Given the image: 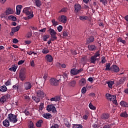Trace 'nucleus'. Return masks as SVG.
Wrapping results in <instances>:
<instances>
[{"mask_svg": "<svg viewBox=\"0 0 128 128\" xmlns=\"http://www.w3.org/2000/svg\"><path fill=\"white\" fill-rule=\"evenodd\" d=\"M24 89L26 90H30V88H32V84L28 82H25L24 84Z\"/></svg>", "mask_w": 128, "mask_h": 128, "instance_id": "4468645a", "label": "nucleus"}, {"mask_svg": "<svg viewBox=\"0 0 128 128\" xmlns=\"http://www.w3.org/2000/svg\"><path fill=\"white\" fill-rule=\"evenodd\" d=\"M51 102H60V96H56L50 99Z\"/></svg>", "mask_w": 128, "mask_h": 128, "instance_id": "4be33fe9", "label": "nucleus"}, {"mask_svg": "<svg viewBox=\"0 0 128 128\" xmlns=\"http://www.w3.org/2000/svg\"><path fill=\"white\" fill-rule=\"evenodd\" d=\"M62 26H59L58 28H57V30H58V32H62Z\"/></svg>", "mask_w": 128, "mask_h": 128, "instance_id": "603ef678", "label": "nucleus"}, {"mask_svg": "<svg viewBox=\"0 0 128 128\" xmlns=\"http://www.w3.org/2000/svg\"><path fill=\"white\" fill-rule=\"evenodd\" d=\"M76 80H73L72 82H70L69 84L70 86H76Z\"/></svg>", "mask_w": 128, "mask_h": 128, "instance_id": "58836bf2", "label": "nucleus"}, {"mask_svg": "<svg viewBox=\"0 0 128 128\" xmlns=\"http://www.w3.org/2000/svg\"><path fill=\"white\" fill-rule=\"evenodd\" d=\"M8 120L10 122L16 124L18 122V114H10L8 116Z\"/></svg>", "mask_w": 128, "mask_h": 128, "instance_id": "f03ea898", "label": "nucleus"}, {"mask_svg": "<svg viewBox=\"0 0 128 128\" xmlns=\"http://www.w3.org/2000/svg\"><path fill=\"white\" fill-rule=\"evenodd\" d=\"M94 42V36H90L86 38V44H92Z\"/></svg>", "mask_w": 128, "mask_h": 128, "instance_id": "0eeeda50", "label": "nucleus"}, {"mask_svg": "<svg viewBox=\"0 0 128 128\" xmlns=\"http://www.w3.org/2000/svg\"><path fill=\"white\" fill-rule=\"evenodd\" d=\"M8 90V88L6 86H2L0 87V92H6Z\"/></svg>", "mask_w": 128, "mask_h": 128, "instance_id": "b1692460", "label": "nucleus"}, {"mask_svg": "<svg viewBox=\"0 0 128 128\" xmlns=\"http://www.w3.org/2000/svg\"><path fill=\"white\" fill-rule=\"evenodd\" d=\"M46 110L48 112H52L53 114H56L58 112L56 111V106H54V104H50V105H48L46 107Z\"/></svg>", "mask_w": 128, "mask_h": 128, "instance_id": "20e7f679", "label": "nucleus"}, {"mask_svg": "<svg viewBox=\"0 0 128 128\" xmlns=\"http://www.w3.org/2000/svg\"><path fill=\"white\" fill-rule=\"evenodd\" d=\"M58 20H60V22H62V24H66V20H68V18L66 16L62 15L61 17L58 18Z\"/></svg>", "mask_w": 128, "mask_h": 128, "instance_id": "1a4fd4ad", "label": "nucleus"}, {"mask_svg": "<svg viewBox=\"0 0 128 128\" xmlns=\"http://www.w3.org/2000/svg\"><path fill=\"white\" fill-rule=\"evenodd\" d=\"M81 92L82 94H86V87H83L81 90Z\"/></svg>", "mask_w": 128, "mask_h": 128, "instance_id": "864d4df0", "label": "nucleus"}, {"mask_svg": "<svg viewBox=\"0 0 128 128\" xmlns=\"http://www.w3.org/2000/svg\"><path fill=\"white\" fill-rule=\"evenodd\" d=\"M90 62L91 64H96V58L94 56H92L90 58Z\"/></svg>", "mask_w": 128, "mask_h": 128, "instance_id": "cd10ccee", "label": "nucleus"}, {"mask_svg": "<svg viewBox=\"0 0 128 128\" xmlns=\"http://www.w3.org/2000/svg\"><path fill=\"white\" fill-rule=\"evenodd\" d=\"M120 104L122 106H124V108H128V102L124 101H121L120 103Z\"/></svg>", "mask_w": 128, "mask_h": 128, "instance_id": "c756f323", "label": "nucleus"}, {"mask_svg": "<svg viewBox=\"0 0 128 128\" xmlns=\"http://www.w3.org/2000/svg\"><path fill=\"white\" fill-rule=\"evenodd\" d=\"M30 64L31 66H34V60H32L30 62Z\"/></svg>", "mask_w": 128, "mask_h": 128, "instance_id": "338daca9", "label": "nucleus"}, {"mask_svg": "<svg viewBox=\"0 0 128 128\" xmlns=\"http://www.w3.org/2000/svg\"><path fill=\"white\" fill-rule=\"evenodd\" d=\"M14 14V10H12V8H8L4 12L6 16H8V14Z\"/></svg>", "mask_w": 128, "mask_h": 128, "instance_id": "a211bd4d", "label": "nucleus"}, {"mask_svg": "<svg viewBox=\"0 0 128 128\" xmlns=\"http://www.w3.org/2000/svg\"><path fill=\"white\" fill-rule=\"evenodd\" d=\"M74 128H82V126L80 125V124H74Z\"/></svg>", "mask_w": 128, "mask_h": 128, "instance_id": "6e6d98bb", "label": "nucleus"}, {"mask_svg": "<svg viewBox=\"0 0 128 128\" xmlns=\"http://www.w3.org/2000/svg\"><path fill=\"white\" fill-rule=\"evenodd\" d=\"M79 18L80 20H88V17L87 16H80Z\"/></svg>", "mask_w": 128, "mask_h": 128, "instance_id": "2f4dec72", "label": "nucleus"}, {"mask_svg": "<svg viewBox=\"0 0 128 128\" xmlns=\"http://www.w3.org/2000/svg\"><path fill=\"white\" fill-rule=\"evenodd\" d=\"M6 100V99L4 96H2L1 98H0V102H2V104H4Z\"/></svg>", "mask_w": 128, "mask_h": 128, "instance_id": "a19ab883", "label": "nucleus"}, {"mask_svg": "<svg viewBox=\"0 0 128 128\" xmlns=\"http://www.w3.org/2000/svg\"><path fill=\"white\" fill-rule=\"evenodd\" d=\"M42 122H44V121L42 120H40L36 122V126L37 128H40L42 124Z\"/></svg>", "mask_w": 128, "mask_h": 128, "instance_id": "a878e982", "label": "nucleus"}, {"mask_svg": "<svg viewBox=\"0 0 128 128\" xmlns=\"http://www.w3.org/2000/svg\"><path fill=\"white\" fill-rule=\"evenodd\" d=\"M35 3H36V6H38V8H40V6H42V2H40V0L35 1Z\"/></svg>", "mask_w": 128, "mask_h": 128, "instance_id": "e433bc0d", "label": "nucleus"}, {"mask_svg": "<svg viewBox=\"0 0 128 128\" xmlns=\"http://www.w3.org/2000/svg\"><path fill=\"white\" fill-rule=\"evenodd\" d=\"M4 98H10V94H5L4 96Z\"/></svg>", "mask_w": 128, "mask_h": 128, "instance_id": "0e129e2a", "label": "nucleus"}, {"mask_svg": "<svg viewBox=\"0 0 128 128\" xmlns=\"http://www.w3.org/2000/svg\"><path fill=\"white\" fill-rule=\"evenodd\" d=\"M50 36H56V32L54 31V30L50 28Z\"/></svg>", "mask_w": 128, "mask_h": 128, "instance_id": "f704fd0d", "label": "nucleus"}, {"mask_svg": "<svg viewBox=\"0 0 128 128\" xmlns=\"http://www.w3.org/2000/svg\"><path fill=\"white\" fill-rule=\"evenodd\" d=\"M62 36H68V32L66 31H64L62 32Z\"/></svg>", "mask_w": 128, "mask_h": 128, "instance_id": "680f3d73", "label": "nucleus"}, {"mask_svg": "<svg viewBox=\"0 0 128 128\" xmlns=\"http://www.w3.org/2000/svg\"><path fill=\"white\" fill-rule=\"evenodd\" d=\"M88 49L90 52H94L96 50V46L94 44H88Z\"/></svg>", "mask_w": 128, "mask_h": 128, "instance_id": "f8f14e48", "label": "nucleus"}, {"mask_svg": "<svg viewBox=\"0 0 128 128\" xmlns=\"http://www.w3.org/2000/svg\"><path fill=\"white\" fill-rule=\"evenodd\" d=\"M45 60L48 62H52V60H54V59L52 58V56L50 54H47L45 56Z\"/></svg>", "mask_w": 128, "mask_h": 128, "instance_id": "ddd939ff", "label": "nucleus"}, {"mask_svg": "<svg viewBox=\"0 0 128 128\" xmlns=\"http://www.w3.org/2000/svg\"><path fill=\"white\" fill-rule=\"evenodd\" d=\"M6 86H10V84H12V82L10 81V80H8L6 83H5Z\"/></svg>", "mask_w": 128, "mask_h": 128, "instance_id": "8fccbe9b", "label": "nucleus"}, {"mask_svg": "<svg viewBox=\"0 0 128 128\" xmlns=\"http://www.w3.org/2000/svg\"><path fill=\"white\" fill-rule=\"evenodd\" d=\"M50 128H58V124H54V126H52Z\"/></svg>", "mask_w": 128, "mask_h": 128, "instance_id": "69168bd1", "label": "nucleus"}, {"mask_svg": "<svg viewBox=\"0 0 128 128\" xmlns=\"http://www.w3.org/2000/svg\"><path fill=\"white\" fill-rule=\"evenodd\" d=\"M68 12V8H64L62 9H61L60 11L59 12Z\"/></svg>", "mask_w": 128, "mask_h": 128, "instance_id": "c03bdc74", "label": "nucleus"}, {"mask_svg": "<svg viewBox=\"0 0 128 128\" xmlns=\"http://www.w3.org/2000/svg\"><path fill=\"white\" fill-rule=\"evenodd\" d=\"M100 2H102L104 6H106V4H107L108 2H106V0H100Z\"/></svg>", "mask_w": 128, "mask_h": 128, "instance_id": "4d7b16f0", "label": "nucleus"}, {"mask_svg": "<svg viewBox=\"0 0 128 128\" xmlns=\"http://www.w3.org/2000/svg\"><path fill=\"white\" fill-rule=\"evenodd\" d=\"M42 52L44 54H48V52H50V50L46 48H44L42 49Z\"/></svg>", "mask_w": 128, "mask_h": 128, "instance_id": "c9c22d12", "label": "nucleus"}, {"mask_svg": "<svg viewBox=\"0 0 128 128\" xmlns=\"http://www.w3.org/2000/svg\"><path fill=\"white\" fill-rule=\"evenodd\" d=\"M20 26L14 27L12 28V32L10 33V34L11 36H14V32H18V30H20Z\"/></svg>", "mask_w": 128, "mask_h": 128, "instance_id": "9d476101", "label": "nucleus"}, {"mask_svg": "<svg viewBox=\"0 0 128 128\" xmlns=\"http://www.w3.org/2000/svg\"><path fill=\"white\" fill-rule=\"evenodd\" d=\"M68 74H70V72L66 70L64 73V76H58L57 78H68Z\"/></svg>", "mask_w": 128, "mask_h": 128, "instance_id": "6ab92c4d", "label": "nucleus"}, {"mask_svg": "<svg viewBox=\"0 0 128 128\" xmlns=\"http://www.w3.org/2000/svg\"><path fill=\"white\" fill-rule=\"evenodd\" d=\"M86 80L84 78H82L79 81V86H84L86 84Z\"/></svg>", "mask_w": 128, "mask_h": 128, "instance_id": "aec40b11", "label": "nucleus"}, {"mask_svg": "<svg viewBox=\"0 0 128 128\" xmlns=\"http://www.w3.org/2000/svg\"><path fill=\"white\" fill-rule=\"evenodd\" d=\"M28 128H36L34 127V124L32 121L30 120L28 122Z\"/></svg>", "mask_w": 128, "mask_h": 128, "instance_id": "bb28decb", "label": "nucleus"}, {"mask_svg": "<svg viewBox=\"0 0 128 128\" xmlns=\"http://www.w3.org/2000/svg\"><path fill=\"white\" fill-rule=\"evenodd\" d=\"M16 14H17V16H20V10L16 9Z\"/></svg>", "mask_w": 128, "mask_h": 128, "instance_id": "052dcab7", "label": "nucleus"}, {"mask_svg": "<svg viewBox=\"0 0 128 128\" xmlns=\"http://www.w3.org/2000/svg\"><path fill=\"white\" fill-rule=\"evenodd\" d=\"M48 38H50V36H43V40L44 42H46V40H48Z\"/></svg>", "mask_w": 128, "mask_h": 128, "instance_id": "13d9d810", "label": "nucleus"}, {"mask_svg": "<svg viewBox=\"0 0 128 128\" xmlns=\"http://www.w3.org/2000/svg\"><path fill=\"white\" fill-rule=\"evenodd\" d=\"M59 64V66H61L62 68H66V65L65 64H60L58 63Z\"/></svg>", "mask_w": 128, "mask_h": 128, "instance_id": "a18cd8bd", "label": "nucleus"}, {"mask_svg": "<svg viewBox=\"0 0 128 128\" xmlns=\"http://www.w3.org/2000/svg\"><path fill=\"white\" fill-rule=\"evenodd\" d=\"M52 22L53 26H58V22L56 21L55 19L52 20Z\"/></svg>", "mask_w": 128, "mask_h": 128, "instance_id": "ea45409f", "label": "nucleus"}, {"mask_svg": "<svg viewBox=\"0 0 128 128\" xmlns=\"http://www.w3.org/2000/svg\"><path fill=\"white\" fill-rule=\"evenodd\" d=\"M84 70V69L82 68H80V70L77 69V74H78L80 72H82Z\"/></svg>", "mask_w": 128, "mask_h": 128, "instance_id": "e2e57ef3", "label": "nucleus"}, {"mask_svg": "<svg viewBox=\"0 0 128 128\" xmlns=\"http://www.w3.org/2000/svg\"><path fill=\"white\" fill-rule=\"evenodd\" d=\"M106 96L107 100H110V102H112V98H114V100H116L115 95H112L110 94H106Z\"/></svg>", "mask_w": 128, "mask_h": 128, "instance_id": "2eb2a0df", "label": "nucleus"}, {"mask_svg": "<svg viewBox=\"0 0 128 128\" xmlns=\"http://www.w3.org/2000/svg\"><path fill=\"white\" fill-rule=\"evenodd\" d=\"M13 42H14V44H18V40L16 38H14Z\"/></svg>", "mask_w": 128, "mask_h": 128, "instance_id": "774afa93", "label": "nucleus"}, {"mask_svg": "<svg viewBox=\"0 0 128 128\" xmlns=\"http://www.w3.org/2000/svg\"><path fill=\"white\" fill-rule=\"evenodd\" d=\"M90 108V110H96V106H94L92 103H90L88 106Z\"/></svg>", "mask_w": 128, "mask_h": 128, "instance_id": "79ce46f5", "label": "nucleus"}, {"mask_svg": "<svg viewBox=\"0 0 128 128\" xmlns=\"http://www.w3.org/2000/svg\"><path fill=\"white\" fill-rule=\"evenodd\" d=\"M70 74H72V76H76L78 74L77 69L76 68H73L71 69Z\"/></svg>", "mask_w": 128, "mask_h": 128, "instance_id": "393cba45", "label": "nucleus"}, {"mask_svg": "<svg viewBox=\"0 0 128 128\" xmlns=\"http://www.w3.org/2000/svg\"><path fill=\"white\" fill-rule=\"evenodd\" d=\"M22 5H18L16 7V10H22Z\"/></svg>", "mask_w": 128, "mask_h": 128, "instance_id": "5fc2aeb1", "label": "nucleus"}, {"mask_svg": "<svg viewBox=\"0 0 128 128\" xmlns=\"http://www.w3.org/2000/svg\"><path fill=\"white\" fill-rule=\"evenodd\" d=\"M2 124L3 126H6V128L10 126V120H8V119H6L3 121Z\"/></svg>", "mask_w": 128, "mask_h": 128, "instance_id": "5701e85b", "label": "nucleus"}, {"mask_svg": "<svg viewBox=\"0 0 128 128\" xmlns=\"http://www.w3.org/2000/svg\"><path fill=\"white\" fill-rule=\"evenodd\" d=\"M74 12L76 14H78V12H80L82 10V6L78 4H76L74 6Z\"/></svg>", "mask_w": 128, "mask_h": 128, "instance_id": "6e6552de", "label": "nucleus"}, {"mask_svg": "<svg viewBox=\"0 0 128 128\" xmlns=\"http://www.w3.org/2000/svg\"><path fill=\"white\" fill-rule=\"evenodd\" d=\"M44 103H40L39 106V110H44Z\"/></svg>", "mask_w": 128, "mask_h": 128, "instance_id": "49530a36", "label": "nucleus"}, {"mask_svg": "<svg viewBox=\"0 0 128 128\" xmlns=\"http://www.w3.org/2000/svg\"><path fill=\"white\" fill-rule=\"evenodd\" d=\"M40 98H42L40 97H38L36 95L34 97H32V100H34L36 104H38V102H40Z\"/></svg>", "mask_w": 128, "mask_h": 128, "instance_id": "412c9836", "label": "nucleus"}, {"mask_svg": "<svg viewBox=\"0 0 128 128\" xmlns=\"http://www.w3.org/2000/svg\"><path fill=\"white\" fill-rule=\"evenodd\" d=\"M100 51L98 50L97 52H96L94 56L96 58L98 56H100Z\"/></svg>", "mask_w": 128, "mask_h": 128, "instance_id": "de8ad7c7", "label": "nucleus"}, {"mask_svg": "<svg viewBox=\"0 0 128 128\" xmlns=\"http://www.w3.org/2000/svg\"><path fill=\"white\" fill-rule=\"evenodd\" d=\"M8 20H13V22L16 21V18L14 16H10L8 17Z\"/></svg>", "mask_w": 128, "mask_h": 128, "instance_id": "473e14b6", "label": "nucleus"}, {"mask_svg": "<svg viewBox=\"0 0 128 128\" xmlns=\"http://www.w3.org/2000/svg\"><path fill=\"white\" fill-rule=\"evenodd\" d=\"M112 72H120V68L116 64H113L112 66Z\"/></svg>", "mask_w": 128, "mask_h": 128, "instance_id": "9b49d317", "label": "nucleus"}, {"mask_svg": "<svg viewBox=\"0 0 128 128\" xmlns=\"http://www.w3.org/2000/svg\"><path fill=\"white\" fill-rule=\"evenodd\" d=\"M24 60H21L18 61V66L20 65V64H24Z\"/></svg>", "mask_w": 128, "mask_h": 128, "instance_id": "bf43d9fd", "label": "nucleus"}, {"mask_svg": "<svg viewBox=\"0 0 128 128\" xmlns=\"http://www.w3.org/2000/svg\"><path fill=\"white\" fill-rule=\"evenodd\" d=\"M60 82H62V77H60L58 80L56 78H52L50 80V84L54 86H58Z\"/></svg>", "mask_w": 128, "mask_h": 128, "instance_id": "7ed1b4c3", "label": "nucleus"}, {"mask_svg": "<svg viewBox=\"0 0 128 128\" xmlns=\"http://www.w3.org/2000/svg\"><path fill=\"white\" fill-rule=\"evenodd\" d=\"M112 102L114 104H116V106L118 105V100H116V96L115 99L112 98Z\"/></svg>", "mask_w": 128, "mask_h": 128, "instance_id": "09e8293b", "label": "nucleus"}, {"mask_svg": "<svg viewBox=\"0 0 128 128\" xmlns=\"http://www.w3.org/2000/svg\"><path fill=\"white\" fill-rule=\"evenodd\" d=\"M108 84V88H112V85L114 84V81H108L106 82Z\"/></svg>", "mask_w": 128, "mask_h": 128, "instance_id": "7c9ffc66", "label": "nucleus"}, {"mask_svg": "<svg viewBox=\"0 0 128 128\" xmlns=\"http://www.w3.org/2000/svg\"><path fill=\"white\" fill-rule=\"evenodd\" d=\"M18 68V67L16 66H12V67L9 68V70H10V72H16V68Z\"/></svg>", "mask_w": 128, "mask_h": 128, "instance_id": "72a5a7b5", "label": "nucleus"}, {"mask_svg": "<svg viewBox=\"0 0 128 128\" xmlns=\"http://www.w3.org/2000/svg\"><path fill=\"white\" fill-rule=\"evenodd\" d=\"M20 78L21 80L23 81L26 80V74L24 71H21L19 74Z\"/></svg>", "mask_w": 128, "mask_h": 128, "instance_id": "dca6fc26", "label": "nucleus"}, {"mask_svg": "<svg viewBox=\"0 0 128 128\" xmlns=\"http://www.w3.org/2000/svg\"><path fill=\"white\" fill-rule=\"evenodd\" d=\"M106 57L102 56V64H106Z\"/></svg>", "mask_w": 128, "mask_h": 128, "instance_id": "3c124183", "label": "nucleus"}, {"mask_svg": "<svg viewBox=\"0 0 128 128\" xmlns=\"http://www.w3.org/2000/svg\"><path fill=\"white\" fill-rule=\"evenodd\" d=\"M105 70L110 71L112 70V66L110 67V63H106Z\"/></svg>", "mask_w": 128, "mask_h": 128, "instance_id": "c85d7f7f", "label": "nucleus"}, {"mask_svg": "<svg viewBox=\"0 0 128 128\" xmlns=\"http://www.w3.org/2000/svg\"><path fill=\"white\" fill-rule=\"evenodd\" d=\"M100 118L103 120H108L110 118V114L106 112L103 113L100 116Z\"/></svg>", "mask_w": 128, "mask_h": 128, "instance_id": "423d86ee", "label": "nucleus"}, {"mask_svg": "<svg viewBox=\"0 0 128 128\" xmlns=\"http://www.w3.org/2000/svg\"><path fill=\"white\" fill-rule=\"evenodd\" d=\"M23 14H24L27 16L28 20H30L34 16V12L32 11V10L30 8H25L22 10Z\"/></svg>", "mask_w": 128, "mask_h": 128, "instance_id": "f257e3e1", "label": "nucleus"}, {"mask_svg": "<svg viewBox=\"0 0 128 128\" xmlns=\"http://www.w3.org/2000/svg\"><path fill=\"white\" fill-rule=\"evenodd\" d=\"M36 94L38 98H44L46 96V94L44 92V90H42L37 89L36 90Z\"/></svg>", "mask_w": 128, "mask_h": 128, "instance_id": "39448f33", "label": "nucleus"}, {"mask_svg": "<svg viewBox=\"0 0 128 128\" xmlns=\"http://www.w3.org/2000/svg\"><path fill=\"white\" fill-rule=\"evenodd\" d=\"M56 38H58V37H56V35L51 36L50 40H52V42H54V40H56Z\"/></svg>", "mask_w": 128, "mask_h": 128, "instance_id": "37998d69", "label": "nucleus"}, {"mask_svg": "<svg viewBox=\"0 0 128 128\" xmlns=\"http://www.w3.org/2000/svg\"><path fill=\"white\" fill-rule=\"evenodd\" d=\"M120 116H122V118H128V114H126V112H122L120 114Z\"/></svg>", "mask_w": 128, "mask_h": 128, "instance_id": "4c0bfd02", "label": "nucleus"}, {"mask_svg": "<svg viewBox=\"0 0 128 128\" xmlns=\"http://www.w3.org/2000/svg\"><path fill=\"white\" fill-rule=\"evenodd\" d=\"M42 116L43 118H46L47 120H50V118H52V114L50 113L44 114H42Z\"/></svg>", "mask_w": 128, "mask_h": 128, "instance_id": "f3484780", "label": "nucleus"}]
</instances>
